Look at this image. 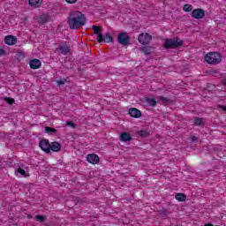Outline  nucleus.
<instances>
[{
  "instance_id": "obj_1",
  "label": "nucleus",
  "mask_w": 226,
  "mask_h": 226,
  "mask_svg": "<svg viewBox=\"0 0 226 226\" xmlns=\"http://www.w3.org/2000/svg\"><path fill=\"white\" fill-rule=\"evenodd\" d=\"M86 22H87V18L80 11H72L67 19L70 29H79L86 26Z\"/></svg>"
},
{
  "instance_id": "obj_2",
  "label": "nucleus",
  "mask_w": 226,
  "mask_h": 226,
  "mask_svg": "<svg viewBox=\"0 0 226 226\" xmlns=\"http://www.w3.org/2000/svg\"><path fill=\"white\" fill-rule=\"evenodd\" d=\"M185 41L181 40L179 37H174L165 39L163 47L164 49H166V50H170L175 49H181V47H183Z\"/></svg>"
},
{
  "instance_id": "obj_3",
  "label": "nucleus",
  "mask_w": 226,
  "mask_h": 226,
  "mask_svg": "<svg viewBox=\"0 0 226 226\" xmlns=\"http://www.w3.org/2000/svg\"><path fill=\"white\" fill-rule=\"evenodd\" d=\"M205 60L208 64H218L222 62V56L218 52H209L206 55Z\"/></svg>"
},
{
  "instance_id": "obj_4",
  "label": "nucleus",
  "mask_w": 226,
  "mask_h": 226,
  "mask_svg": "<svg viewBox=\"0 0 226 226\" xmlns=\"http://www.w3.org/2000/svg\"><path fill=\"white\" fill-rule=\"evenodd\" d=\"M117 40L120 45H123L124 47H127V45H130V35H128V33L126 32H121L117 34Z\"/></svg>"
},
{
  "instance_id": "obj_5",
  "label": "nucleus",
  "mask_w": 226,
  "mask_h": 226,
  "mask_svg": "<svg viewBox=\"0 0 226 226\" xmlns=\"http://www.w3.org/2000/svg\"><path fill=\"white\" fill-rule=\"evenodd\" d=\"M152 40L153 36L147 33H141L138 36V41L141 45H149Z\"/></svg>"
},
{
  "instance_id": "obj_6",
  "label": "nucleus",
  "mask_w": 226,
  "mask_h": 226,
  "mask_svg": "<svg viewBox=\"0 0 226 226\" xmlns=\"http://www.w3.org/2000/svg\"><path fill=\"white\" fill-rule=\"evenodd\" d=\"M39 147H41V151H44L47 154H50V141H49V139H41L39 142Z\"/></svg>"
},
{
  "instance_id": "obj_7",
  "label": "nucleus",
  "mask_w": 226,
  "mask_h": 226,
  "mask_svg": "<svg viewBox=\"0 0 226 226\" xmlns=\"http://www.w3.org/2000/svg\"><path fill=\"white\" fill-rule=\"evenodd\" d=\"M191 17L200 20V19H204V17H206V11L203 9H194L191 13Z\"/></svg>"
},
{
  "instance_id": "obj_8",
  "label": "nucleus",
  "mask_w": 226,
  "mask_h": 226,
  "mask_svg": "<svg viewBox=\"0 0 226 226\" xmlns=\"http://www.w3.org/2000/svg\"><path fill=\"white\" fill-rule=\"evenodd\" d=\"M71 50L72 49H70V46L68 45H60L58 48H56V52L62 54L63 56H68Z\"/></svg>"
},
{
  "instance_id": "obj_9",
  "label": "nucleus",
  "mask_w": 226,
  "mask_h": 226,
  "mask_svg": "<svg viewBox=\"0 0 226 226\" xmlns=\"http://www.w3.org/2000/svg\"><path fill=\"white\" fill-rule=\"evenodd\" d=\"M129 114L131 115V117H134V119H139V117H142V111H140L137 108H131L129 109Z\"/></svg>"
},
{
  "instance_id": "obj_10",
  "label": "nucleus",
  "mask_w": 226,
  "mask_h": 226,
  "mask_svg": "<svg viewBox=\"0 0 226 226\" xmlns=\"http://www.w3.org/2000/svg\"><path fill=\"white\" fill-rule=\"evenodd\" d=\"M87 160L89 163H92L93 165H96L100 162V157L98 154H89L87 155Z\"/></svg>"
},
{
  "instance_id": "obj_11",
  "label": "nucleus",
  "mask_w": 226,
  "mask_h": 226,
  "mask_svg": "<svg viewBox=\"0 0 226 226\" xmlns=\"http://www.w3.org/2000/svg\"><path fill=\"white\" fill-rule=\"evenodd\" d=\"M105 41V43H112L114 42V37H112V35L110 34V33H106L104 35H102V41L101 39H99V43H102Z\"/></svg>"
},
{
  "instance_id": "obj_12",
  "label": "nucleus",
  "mask_w": 226,
  "mask_h": 226,
  "mask_svg": "<svg viewBox=\"0 0 226 226\" xmlns=\"http://www.w3.org/2000/svg\"><path fill=\"white\" fill-rule=\"evenodd\" d=\"M4 43L10 46L15 45L17 43V37L13 35H6L4 37Z\"/></svg>"
},
{
  "instance_id": "obj_13",
  "label": "nucleus",
  "mask_w": 226,
  "mask_h": 226,
  "mask_svg": "<svg viewBox=\"0 0 226 226\" xmlns=\"http://www.w3.org/2000/svg\"><path fill=\"white\" fill-rule=\"evenodd\" d=\"M157 102H162V105H171L172 100H170L169 97H163V95L156 97Z\"/></svg>"
},
{
  "instance_id": "obj_14",
  "label": "nucleus",
  "mask_w": 226,
  "mask_h": 226,
  "mask_svg": "<svg viewBox=\"0 0 226 226\" xmlns=\"http://www.w3.org/2000/svg\"><path fill=\"white\" fill-rule=\"evenodd\" d=\"M49 151L59 153V151H61V144L57 141L49 143Z\"/></svg>"
},
{
  "instance_id": "obj_15",
  "label": "nucleus",
  "mask_w": 226,
  "mask_h": 226,
  "mask_svg": "<svg viewBox=\"0 0 226 226\" xmlns=\"http://www.w3.org/2000/svg\"><path fill=\"white\" fill-rule=\"evenodd\" d=\"M139 50L145 56H151V54H153V50H154V48L151 46H143L139 49Z\"/></svg>"
},
{
  "instance_id": "obj_16",
  "label": "nucleus",
  "mask_w": 226,
  "mask_h": 226,
  "mask_svg": "<svg viewBox=\"0 0 226 226\" xmlns=\"http://www.w3.org/2000/svg\"><path fill=\"white\" fill-rule=\"evenodd\" d=\"M30 68L32 70H38V68H40L41 66V61H40L39 59H32L30 60Z\"/></svg>"
},
{
  "instance_id": "obj_17",
  "label": "nucleus",
  "mask_w": 226,
  "mask_h": 226,
  "mask_svg": "<svg viewBox=\"0 0 226 226\" xmlns=\"http://www.w3.org/2000/svg\"><path fill=\"white\" fill-rule=\"evenodd\" d=\"M92 29L94 31V34H97V41H100V40L102 41V35L103 34L102 33V27L98 26H93Z\"/></svg>"
},
{
  "instance_id": "obj_18",
  "label": "nucleus",
  "mask_w": 226,
  "mask_h": 226,
  "mask_svg": "<svg viewBox=\"0 0 226 226\" xmlns=\"http://www.w3.org/2000/svg\"><path fill=\"white\" fill-rule=\"evenodd\" d=\"M132 139V135L126 132H124L120 134L121 142H131Z\"/></svg>"
},
{
  "instance_id": "obj_19",
  "label": "nucleus",
  "mask_w": 226,
  "mask_h": 226,
  "mask_svg": "<svg viewBox=\"0 0 226 226\" xmlns=\"http://www.w3.org/2000/svg\"><path fill=\"white\" fill-rule=\"evenodd\" d=\"M42 3L43 0H28V4L32 6V8H40Z\"/></svg>"
},
{
  "instance_id": "obj_20",
  "label": "nucleus",
  "mask_w": 226,
  "mask_h": 226,
  "mask_svg": "<svg viewBox=\"0 0 226 226\" xmlns=\"http://www.w3.org/2000/svg\"><path fill=\"white\" fill-rule=\"evenodd\" d=\"M17 177H29V173L26 170H15Z\"/></svg>"
},
{
  "instance_id": "obj_21",
  "label": "nucleus",
  "mask_w": 226,
  "mask_h": 226,
  "mask_svg": "<svg viewBox=\"0 0 226 226\" xmlns=\"http://www.w3.org/2000/svg\"><path fill=\"white\" fill-rule=\"evenodd\" d=\"M175 199L178 200V202H185V200H186V196L185 193H177Z\"/></svg>"
},
{
  "instance_id": "obj_22",
  "label": "nucleus",
  "mask_w": 226,
  "mask_h": 226,
  "mask_svg": "<svg viewBox=\"0 0 226 226\" xmlns=\"http://www.w3.org/2000/svg\"><path fill=\"white\" fill-rule=\"evenodd\" d=\"M137 133L139 135V137H142L144 139L149 137V135H151V133L146 130H140L138 131Z\"/></svg>"
},
{
  "instance_id": "obj_23",
  "label": "nucleus",
  "mask_w": 226,
  "mask_h": 226,
  "mask_svg": "<svg viewBox=\"0 0 226 226\" xmlns=\"http://www.w3.org/2000/svg\"><path fill=\"white\" fill-rule=\"evenodd\" d=\"M146 103H147V105H150V107H156L157 102L154 98H147Z\"/></svg>"
},
{
  "instance_id": "obj_24",
  "label": "nucleus",
  "mask_w": 226,
  "mask_h": 226,
  "mask_svg": "<svg viewBox=\"0 0 226 226\" xmlns=\"http://www.w3.org/2000/svg\"><path fill=\"white\" fill-rule=\"evenodd\" d=\"M39 22H41V24H47V22H49V15L46 14H42L39 17Z\"/></svg>"
},
{
  "instance_id": "obj_25",
  "label": "nucleus",
  "mask_w": 226,
  "mask_h": 226,
  "mask_svg": "<svg viewBox=\"0 0 226 226\" xmlns=\"http://www.w3.org/2000/svg\"><path fill=\"white\" fill-rule=\"evenodd\" d=\"M45 132L49 133V135H56V133H57V130L49 126L45 127Z\"/></svg>"
},
{
  "instance_id": "obj_26",
  "label": "nucleus",
  "mask_w": 226,
  "mask_h": 226,
  "mask_svg": "<svg viewBox=\"0 0 226 226\" xmlns=\"http://www.w3.org/2000/svg\"><path fill=\"white\" fill-rule=\"evenodd\" d=\"M194 125L195 126H202L204 125V120L199 117L194 118Z\"/></svg>"
},
{
  "instance_id": "obj_27",
  "label": "nucleus",
  "mask_w": 226,
  "mask_h": 226,
  "mask_svg": "<svg viewBox=\"0 0 226 226\" xmlns=\"http://www.w3.org/2000/svg\"><path fill=\"white\" fill-rule=\"evenodd\" d=\"M35 220L39 222L40 223H45V221L47 220V216L45 215H35Z\"/></svg>"
},
{
  "instance_id": "obj_28",
  "label": "nucleus",
  "mask_w": 226,
  "mask_h": 226,
  "mask_svg": "<svg viewBox=\"0 0 226 226\" xmlns=\"http://www.w3.org/2000/svg\"><path fill=\"white\" fill-rule=\"evenodd\" d=\"M159 215H161V216H167V215H170V212H169L167 208H162L159 210Z\"/></svg>"
},
{
  "instance_id": "obj_29",
  "label": "nucleus",
  "mask_w": 226,
  "mask_h": 226,
  "mask_svg": "<svg viewBox=\"0 0 226 226\" xmlns=\"http://www.w3.org/2000/svg\"><path fill=\"white\" fill-rule=\"evenodd\" d=\"M192 10H193V7L191 4H186L184 5V11L188 12L192 11Z\"/></svg>"
},
{
  "instance_id": "obj_30",
  "label": "nucleus",
  "mask_w": 226,
  "mask_h": 226,
  "mask_svg": "<svg viewBox=\"0 0 226 226\" xmlns=\"http://www.w3.org/2000/svg\"><path fill=\"white\" fill-rule=\"evenodd\" d=\"M5 102L6 103H9V105H13V103H15V99L11 98V97H5Z\"/></svg>"
},
{
  "instance_id": "obj_31",
  "label": "nucleus",
  "mask_w": 226,
  "mask_h": 226,
  "mask_svg": "<svg viewBox=\"0 0 226 226\" xmlns=\"http://www.w3.org/2000/svg\"><path fill=\"white\" fill-rule=\"evenodd\" d=\"M66 82H68V79H63L57 80L56 84H57V86H64V84H66Z\"/></svg>"
},
{
  "instance_id": "obj_32",
  "label": "nucleus",
  "mask_w": 226,
  "mask_h": 226,
  "mask_svg": "<svg viewBox=\"0 0 226 226\" xmlns=\"http://www.w3.org/2000/svg\"><path fill=\"white\" fill-rule=\"evenodd\" d=\"M66 125L70 126L71 128H76L75 123H73L72 121H67Z\"/></svg>"
},
{
  "instance_id": "obj_33",
  "label": "nucleus",
  "mask_w": 226,
  "mask_h": 226,
  "mask_svg": "<svg viewBox=\"0 0 226 226\" xmlns=\"http://www.w3.org/2000/svg\"><path fill=\"white\" fill-rule=\"evenodd\" d=\"M66 3H68V4H75V3H77L78 0H65Z\"/></svg>"
},
{
  "instance_id": "obj_34",
  "label": "nucleus",
  "mask_w": 226,
  "mask_h": 226,
  "mask_svg": "<svg viewBox=\"0 0 226 226\" xmlns=\"http://www.w3.org/2000/svg\"><path fill=\"white\" fill-rule=\"evenodd\" d=\"M191 140L192 142H197V140H199V138H197V136H192Z\"/></svg>"
},
{
  "instance_id": "obj_35",
  "label": "nucleus",
  "mask_w": 226,
  "mask_h": 226,
  "mask_svg": "<svg viewBox=\"0 0 226 226\" xmlns=\"http://www.w3.org/2000/svg\"><path fill=\"white\" fill-rule=\"evenodd\" d=\"M6 53V51L3 49H0V56H4V54Z\"/></svg>"
},
{
  "instance_id": "obj_36",
  "label": "nucleus",
  "mask_w": 226,
  "mask_h": 226,
  "mask_svg": "<svg viewBox=\"0 0 226 226\" xmlns=\"http://www.w3.org/2000/svg\"><path fill=\"white\" fill-rule=\"evenodd\" d=\"M205 226H215V225H213L212 223H207L205 224Z\"/></svg>"
},
{
  "instance_id": "obj_37",
  "label": "nucleus",
  "mask_w": 226,
  "mask_h": 226,
  "mask_svg": "<svg viewBox=\"0 0 226 226\" xmlns=\"http://www.w3.org/2000/svg\"><path fill=\"white\" fill-rule=\"evenodd\" d=\"M154 174L156 176V174H158V171L154 170Z\"/></svg>"
},
{
  "instance_id": "obj_38",
  "label": "nucleus",
  "mask_w": 226,
  "mask_h": 226,
  "mask_svg": "<svg viewBox=\"0 0 226 226\" xmlns=\"http://www.w3.org/2000/svg\"><path fill=\"white\" fill-rule=\"evenodd\" d=\"M18 170H24V169H22V168H19V169H18Z\"/></svg>"
},
{
  "instance_id": "obj_39",
  "label": "nucleus",
  "mask_w": 226,
  "mask_h": 226,
  "mask_svg": "<svg viewBox=\"0 0 226 226\" xmlns=\"http://www.w3.org/2000/svg\"><path fill=\"white\" fill-rule=\"evenodd\" d=\"M28 218H31V215H28Z\"/></svg>"
}]
</instances>
